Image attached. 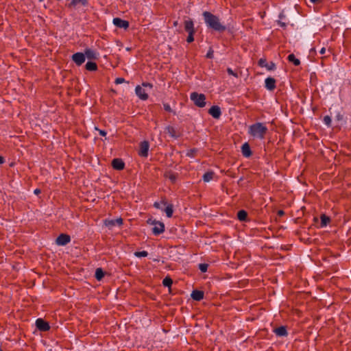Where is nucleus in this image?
Returning a JSON list of instances; mask_svg holds the SVG:
<instances>
[{"instance_id": "nucleus-1", "label": "nucleus", "mask_w": 351, "mask_h": 351, "mask_svg": "<svg viewBox=\"0 0 351 351\" xmlns=\"http://www.w3.org/2000/svg\"><path fill=\"white\" fill-rule=\"evenodd\" d=\"M203 16L206 25L209 28L218 32H223L226 29V26L220 22L219 18L216 15L205 11L203 12Z\"/></svg>"}, {"instance_id": "nucleus-2", "label": "nucleus", "mask_w": 351, "mask_h": 351, "mask_svg": "<svg viewBox=\"0 0 351 351\" xmlns=\"http://www.w3.org/2000/svg\"><path fill=\"white\" fill-rule=\"evenodd\" d=\"M267 128L263 123H255L249 126L248 134L254 138L264 139L267 132Z\"/></svg>"}, {"instance_id": "nucleus-3", "label": "nucleus", "mask_w": 351, "mask_h": 351, "mask_svg": "<svg viewBox=\"0 0 351 351\" xmlns=\"http://www.w3.org/2000/svg\"><path fill=\"white\" fill-rule=\"evenodd\" d=\"M190 98L197 107L203 108L206 106V96L203 93L193 92L191 94Z\"/></svg>"}, {"instance_id": "nucleus-4", "label": "nucleus", "mask_w": 351, "mask_h": 351, "mask_svg": "<svg viewBox=\"0 0 351 351\" xmlns=\"http://www.w3.org/2000/svg\"><path fill=\"white\" fill-rule=\"evenodd\" d=\"M85 55H88V49L84 50V53L80 52L74 53L72 60L76 64L81 65L86 60Z\"/></svg>"}, {"instance_id": "nucleus-5", "label": "nucleus", "mask_w": 351, "mask_h": 351, "mask_svg": "<svg viewBox=\"0 0 351 351\" xmlns=\"http://www.w3.org/2000/svg\"><path fill=\"white\" fill-rule=\"evenodd\" d=\"M104 224L109 230H111L115 226H121L123 225V219L119 217L114 219H106Z\"/></svg>"}, {"instance_id": "nucleus-6", "label": "nucleus", "mask_w": 351, "mask_h": 351, "mask_svg": "<svg viewBox=\"0 0 351 351\" xmlns=\"http://www.w3.org/2000/svg\"><path fill=\"white\" fill-rule=\"evenodd\" d=\"M152 223L154 225L152 228V232L154 235H159L164 232L165 225L162 222L154 221Z\"/></svg>"}, {"instance_id": "nucleus-7", "label": "nucleus", "mask_w": 351, "mask_h": 351, "mask_svg": "<svg viewBox=\"0 0 351 351\" xmlns=\"http://www.w3.org/2000/svg\"><path fill=\"white\" fill-rule=\"evenodd\" d=\"M149 145L146 141H143L140 144V149L138 151V155L142 157H147L148 155Z\"/></svg>"}, {"instance_id": "nucleus-8", "label": "nucleus", "mask_w": 351, "mask_h": 351, "mask_svg": "<svg viewBox=\"0 0 351 351\" xmlns=\"http://www.w3.org/2000/svg\"><path fill=\"white\" fill-rule=\"evenodd\" d=\"M71 241V238L69 235L65 234H61L57 239H56V243L58 245L64 246L69 243Z\"/></svg>"}, {"instance_id": "nucleus-9", "label": "nucleus", "mask_w": 351, "mask_h": 351, "mask_svg": "<svg viewBox=\"0 0 351 351\" xmlns=\"http://www.w3.org/2000/svg\"><path fill=\"white\" fill-rule=\"evenodd\" d=\"M36 326L41 331H47L49 329V324L40 318L36 319Z\"/></svg>"}, {"instance_id": "nucleus-10", "label": "nucleus", "mask_w": 351, "mask_h": 351, "mask_svg": "<svg viewBox=\"0 0 351 351\" xmlns=\"http://www.w3.org/2000/svg\"><path fill=\"white\" fill-rule=\"evenodd\" d=\"M113 23L115 26L123 28L126 29L129 27V22L128 21L123 20L120 18H114L113 19Z\"/></svg>"}, {"instance_id": "nucleus-11", "label": "nucleus", "mask_w": 351, "mask_h": 351, "mask_svg": "<svg viewBox=\"0 0 351 351\" xmlns=\"http://www.w3.org/2000/svg\"><path fill=\"white\" fill-rule=\"evenodd\" d=\"M136 95L142 100H147L148 99V94L145 92V89L141 86H137L135 88Z\"/></svg>"}, {"instance_id": "nucleus-12", "label": "nucleus", "mask_w": 351, "mask_h": 351, "mask_svg": "<svg viewBox=\"0 0 351 351\" xmlns=\"http://www.w3.org/2000/svg\"><path fill=\"white\" fill-rule=\"evenodd\" d=\"M208 113L215 119H219L221 117V109L218 106H213L208 110Z\"/></svg>"}, {"instance_id": "nucleus-13", "label": "nucleus", "mask_w": 351, "mask_h": 351, "mask_svg": "<svg viewBox=\"0 0 351 351\" xmlns=\"http://www.w3.org/2000/svg\"><path fill=\"white\" fill-rule=\"evenodd\" d=\"M265 88L269 90H274L276 88V81L273 77H267L265 80Z\"/></svg>"}, {"instance_id": "nucleus-14", "label": "nucleus", "mask_w": 351, "mask_h": 351, "mask_svg": "<svg viewBox=\"0 0 351 351\" xmlns=\"http://www.w3.org/2000/svg\"><path fill=\"white\" fill-rule=\"evenodd\" d=\"M112 166L116 170H122L124 169L125 164L120 158H114L112 160Z\"/></svg>"}, {"instance_id": "nucleus-15", "label": "nucleus", "mask_w": 351, "mask_h": 351, "mask_svg": "<svg viewBox=\"0 0 351 351\" xmlns=\"http://www.w3.org/2000/svg\"><path fill=\"white\" fill-rule=\"evenodd\" d=\"M241 152H242V154L245 157L248 158V157L252 156V153L250 147V145H249V144L247 143H245L242 145V147H241Z\"/></svg>"}, {"instance_id": "nucleus-16", "label": "nucleus", "mask_w": 351, "mask_h": 351, "mask_svg": "<svg viewBox=\"0 0 351 351\" xmlns=\"http://www.w3.org/2000/svg\"><path fill=\"white\" fill-rule=\"evenodd\" d=\"M184 29L188 33H195L194 24L191 19L184 21Z\"/></svg>"}, {"instance_id": "nucleus-17", "label": "nucleus", "mask_w": 351, "mask_h": 351, "mask_svg": "<svg viewBox=\"0 0 351 351\" xmlns=\"http://www.w3.org/2000/svg\"><path fill=\"white\" fill-rule=\"evenodd\" d=\"M204 292L202 291L194 290L191 293V298L195 301H200L204 298Z\"/></svg>"}, {"instance_id": "nucleus-18", "label": "nucleus", "mask_w": 351, "mask_h": 351, "mask_svg": "<svg viewBox=\"0 0 351 351\" xmlns=\"http://www.w3.org/2000/svg\"><path fill=\"white\" fill-rule=\"evenodd\" d=\"M165 132L172 138H177L180 136V134L177 133L176 129L171 125L167 126Z\"/></svg>"}, {"instance_id": "nucleus-19", "label": "nucleus", "mask_w": 351, "mask_h": 351, "mask_svg": "<svg viewBox=\"0 0 351 351\" xmlns=\"http://www.w3.org/2000/svg\"><path fill=\"white\" fill-rule=\"evenodd\" d=\"M274 331L279 337H285L288 335L286 327L283 326L275 328Z\"/></svg>"}, {"instance_id": "nucleus-20", "label": "nucleus", "mask_w": 351, "mask_h": 351, "mask_svg": "<svg viewBox=\"0 0 351 351\" xmlns=\"http://www.w3.org/2000/svg\"><path fill=\"white\" fill-rule=\"evenodd\" d=\"M247 213L244 210H241L237 213V218L239 220L241 221H245L247 220Z\"/></svg>"}, {"instance_id": "nucleus-21", "label": "nucleus", "mask_w": 351, "mask_h": 351, "mask_svg": "<svg viewBox=\"0 0 351 351\" xmlns=\"http://www.w3.org/2000/svg\"><path fill=\"white\" fill-rule=\"evenodd\" d=\"M288 60L291 62H293V64L295 66H298L300 64V61L299 59L296 58L295 55L293 53L289 54L287 58Z\"/></svg>"}, {"instance_id": "nucleus-22", "label": "nucleus", "mask_w": 351, "mask_h": 351, "mask_svg": "<svg viewBox=\"0 0 351 351\" xmlns=\"http://www.w3.org/2000/svg\"><path fill=\"white\" fill-rule=\"evenodd\" d=\"M165 178L170 180L172 183L176 182V181L177 180V175L171 171L165 173Z\"/></svg>"}, {"instance_id": "nucleus-23", "label": "nucleus", "mask_w": 351, "mask_h": 351, "mask_svg": "<svg viewBox=\"0 0 351 351\" xmlns=\"http://www.w3.org/2000/svg\"><path fill=\"white\" fill-rule=\"evenodd\" d=\"M215 173L213 171H208L203 176V180L206 182H210L214 176Z\"/></svg>"}, {"instance_id": "nucleus-24", "label": "nucleus", "mask_w": 351, "mask_h": 351, "mask_svg": "<svg viewBox=\"0 0 351 351\" xmlns=\"http://www.w3.org/2000/svg\"><path fill=\"white\" fill-rule=\"evenodd\" d=\"M95 276L97 280H101L104 276V271L101 268L99 267L95 271Z\"/></svg>"}, {"instance_id": "nucleus-25", "label": "nucleus", "mask_w": 351, "mask_h": 351, "mask_svg": "<svg viewBox=\"0 0 351 351\" xmlns=\"http://www.w3.org/2000/svg\"><path fill=\"white\" fill-rule=\"evenodd\" d=\"M320 219H321V226L322 227L326 226L327 224L330 221V218L328 217H327L326 215H322Z\"/></svg>"}, {"instance_id": "nucleus-26", "label": "nucleus", "mask_w": 351, "mask_h": 351, "mask_svg": "<svg viewBox=\"0 0 351 351\" xmlns=\"http://www.w3.org/2000/svg\"><path fill=\"white\" fill-rule=\"evenodd\" d=\"M165 211L167 217H171L173 213V205L169 204L166 206Z\"/></svg>"}, {"instance_id": "nucleus-27", "label": "nucleus", "mask_w": 351, "mask_h": 351, "mask_svg": "<svg viewBox=\"0 0 351 351\" xmlns=\"http://www.w3.org/2000/svg\"><path fill=\"white\" fill-rule=\"evenodd\" d=\"M173 284V280L172 279L169 277V276H167L166 278H165L162 280V285L165 286V287H170L171 286V285Z\"/></svg>"}, {"instance_id": "nucleus-28", "label": "nucleus", "mask_w": 351, "mask_h": 351, "mask_svg": "<svg viewBox=\"0 0 351 351\" xmlns=\"http://www.w3.org/2000/svg\"><path fill=\"white\" fill-rule=\"evenodd\" d=\"M167 201L165 198L162 199L160 202H156L154 204V206L157 209H162L161 205L166 206L167 205Z\"/></svg>"}, {"instance_id": "nucleus-29", "label": "nucleus", "mask_w": 351, "mask_h": 351, "mask_svg": "<svg viewBox=\"0 0 351 351\" xmlns=\"http://www.w3.org/2000/svg\"><path fill=\"white\" fill-rule=\"evenodd\" d=\"M86 0H72L71 4L76 6L79 5H85Z\"/></svg>"}, {"instance_id": "nucleus-30", "label": "nucleus", "mask_w": 351, "mask_h": 351, "mask_svg": "<svg viewBox=\"0 0 351 351\" xmlns=\"http://www.w3.org/2000/svg\"><path fill=\"white\" fill-rule=\"evenodd\" d=\"M99 57V54L94 51L89 49V60H96Z\"/></svg>"}, {"instance_id": "nucleus-31", "label": "nucleus", "mask_w": 351, "mask_h": 351, "mask_svg": "<svg viewBox=\"0 0 351 351\" xmlns=\"http://www.w3.org/2000/svg\"><path fill=\"white\" fill-rule=\"evenodd\" d=\"M97 69V65L95 62L89 60V71H94Z\"/></svg>"}, {"instance_id": "nucleus-32", "label": "nucleus", "mask_w": 351, "mask_h": 351, "mask_svg": "<svg viewBox=\"0 0 351 351\" xmlns=\"http://www.w3.org/2000/svg\"><path fill=\"white\" fill-rule=\"evenodd\" d=\"M134 255L136 257H146L147 256L148 253L147 251L136 252H134Z\"/></svg>"}, {"instance_id": "nucleus-33", "label": "nucleus", "mask_w": 351, "mask_h": 351, "mask_svg": "<svg viewBox=\"0 0 351 351\" xmlns=\"http://www.w3.org/2000/svg\"><path fill=\"white\" fill-rule=\"evenodd\" d=\"M208 267V265L206 263H201L199 265V269L202 272H206L207 271Z\"/></svg>"}, {"instance_id": "nucleus-34", "label": "nucleus", "mask_w": 351, "mask_h": 351, "mask_svg": "<svg viewBox=\"0 0 351 351\" xmlns=\"http://www.w3.org/2000/svg\"><path fill=\"white\" fill-rule=\"evenodd\" d=\"M258 64L261 67H265V66H267V60L266 59H264V58H261L258 62Z\"/></svg>"}, {"instance_id": "nucleus-35", "label": "nucleus", "mask_w": 351, "mask_h": 351, "mask_svg": "<svg viewBox=\"0 0 351 351\" xmlns=\"http://www.w3.org/2000/svg\"><path fill=\"white\" fill-rule=\"evenodd\" d=\"M324 122L327 126H330L331 125V118L326 115L324 117Z\"/></svg>"}, {"instance_id": "nucleus-36", "label": "nucleus", "mask_w": 351, "mask_h": 351, "mask_svg": "<svg viewBox=\"0 0 351 351\" xmlns=\"http://www.w3.org/2000/svg\"><path fill=\"white\" fill-rule=\"evenodd\" d=\"M267 70L273 71L276 69V64L273 62L267 63V66H265Z\"/></svg>"}, {"instance_id": "nucleus-37", "label": "nucleus", "mask_w": 351, "mask_h": 351, "mask_svg": "<svg viewBox=\"0 0 351 351\" xmlns=\"http://www.w3.org/2000/svg\"><path fill=\"white\" fill-rule=\"evenodd\" d=\"M163 107H164V109L167 111V112H173L174 114H176V112H173L171 108V106H169V104H163Z\"/></svg>"}, {"instance_id": "nucleus-38", "label": "nucleus", "mask_w": 351, "mask_h": 351, "mask_svg": "<svg viewBox=\"0 0 351 351\" xmlns=\"http://www.w3.org/2000/svg\"><path fill=\"white\" fill-rule=\"evenodd\" d=\"M193 34H194V33H191V32L189 33V36L186 38L187 43H190L194 40Z\"/></svg>"}, {"instance_id": "nucleus-39", "label": "nucleus", "mask_w": 351, "mask_h": 351, "mask_svg": "<svg viewBox=\"0 0 351 351\" xmlns=\"http://www.w3.org/2000/svg\"><path fill=\"white\" fill-rule=\"evenodd\" d=\"M227 72H228V73L229 75H233V76H234L235 77H238V75H237V73H235V72H234V71H232V69H230V68H228V69H227Z\"/></svg>"}, {"instance_id": "nucleus-40", "label": "nucleus", "mask_w": 351, "mask_h": 351, "mask_svg": "<svg viewBox=\"0 0 351 351\" xmlns=\"http://www.w3.org/2000/svg\"><path fill=\"white\" fill-rule=\"evenodd\" d=\"M197 152V150L193 149H191L188 153H187V156H191V157H193L195 156V154Z\"/></svg>"}, {"instance_id": "nucleus-41", "label": "nucleus", "mask_w": 351, "mask_h": 351, "mask_svg": "<svg viewBox=\"0 0 351 351\" xmlns=\"http://www.w3.org/2000/svg\"><path fill=\"white\" fill-rule=\"evenodd\" d=\"M125 82V80L124 78H122V77H117L116 80H115V84H122Z\"/></svg>"}, {"instance_id": "nucleus-42", "label": "nucleus", "mask_w": 351, "mask_h": 351, "mask_svg": "<svg viewBox=\"0 0 351 351\" xmlns=\"http://www.w3.org/2000/svg\"><path fill=\"white\" fill-rule=\"evenodd\" d=\"M95 130L99 131L100 135L105 136L106 135V132L104 130H99L97 127H95Z\"/></svg>"}, {"instance_id": "nucleus-43", "label": "nucleus", "mask_w": 351, "mask_h": 351, "mask_svg": "<svg viewBox=\"0 0 351 351\" xmlns=\"http://www.w3.org/2000/svg\"><path fill=\"white\" fill-rule=\"evenodd\" d=\"M206 57L208 58H212L213 57V51L212 50H210L207 54H206Z\"/></svg>"}, {"instance_id": "nucleus-44", "label": "nucleus", "mask_w": 351, "mask_h": 351, "mask_svg": "<svg viewBox=\"0 0 351 351\" xmlns=\"http://www.w3.org/2000/svg\"><path fill=\"white\" fill-rule=\"evenodd\" d=\"M337 117V119L338 121H341V120L343 119V114H341L340 112H339V113L337 114V117Z\"/></svg>"}, {"instance_id": "nucleus-45", "label": "nucleus", "mask_w": 351, "mask_h": 351, "mask_svg": "<svg viewBox=\"0 0 351 351\" xmlns=\"http://www.w3.org/2000/svg\"><path fill=\"white\" fill-rule=\"evenodd\" d=\"M142 85H143V86H144V87H149V88H152V84H150V83H143V84H142Z\"/></svg>"}, {"instance_id": "nucleus-46", "label": "nucleus", "mask_w": 351, "mask_h": 351, "mask_svg": "<svg viewBox=\"0 0 351 351\" xmlns=\"http://www.w3.org/2000/svg\"><path fill=\"white\" fill-rule=\"evenodd\" d=\"M313 3H319L322 2V0H310Z\"/></svg>"}, {"instance_id": "nucleus-47", "label": "nucleus", "mask_w": 351, "mask_h": 351, "mask_svg": "<svg viewBox=\"0 0 351 351\" xmlns=\"http://www.w3.org/2000/svg\"><path fill=\"white\" fill-rule=\"evenodd\" d=\"M326 51V49L324 47L322 48L321 50H320V53L321 54H324Z\"/></svg>"}, {"instance_id": "nucleus-48", "label": "nucleus", "mask_w": 351, "mask_h": 351, "mask_svg": "<svg viewBox=\"0 0 351 351\" xmlns=\"http://www.w3.org/2000/svg\"><path fill=\"white\" fill-rule=\"evenodd\" d=\"M34 193H35V194H36V195H37V194H38V193H40V189H35V190H34Z\"/></svg>"}, {"instance_id": "nucleus-49", "label": "nucleus", "mask_w": 351, "mask_h": 351, "mask_svg": "<svg viewBox=\"0 0 351 351\" xmlns=\"http://www.w3.org/2000/svg\"><path fill=\"white\" fill-rule=\"evenodd\" d=\"M4 162V158L2 156H0V164H3Z\"/></svg>"}, {"instance_id": "nucleus-50", "label": "nucleus", "mask_w": 351, "mask_h": 351, "mask_svg": "<svg viewBox=\"0 0 351 351\" xmlns=\"http://www.w3.org/2000/svg\"><path fill=\"white\" fill-rule=\"evenodd\" d=\"M278 215L281 216V215H284V211L280 210L278 212Z\"/></svg>"}, {"instance_id": "nucleus-51", "label": "nucleus", "mask_w": 351, "mask_h": 351, "mask_svg": "<svg viewBox=\"0 0 351 351\" xmlns=\"http://www.w3.org/2000/svg\"><path fill=\"white\" fill-rule=\"evenodd\" d=\"M281 26L285 27V24L284 23L279 22Z\"/></svg>"}, {"instance_id": "nucleus-52", "label": "nucleus", "mask_w": 351, "mask_h": 351, "mask_svg": "<svg viewBox=\"0 0 351 351\" xmlns=\"http://www.w3.org/2000/svg\"><path fill=\"white\" fill-rule=\"evenodd\" d=\"M177 25H178V21H175V22L173 23V25H174V26H177Z\"/></svg>"}, {"instance_id": "nucleus-53", "label": "nucleus", "mask_w": 351, "mask_h": 351, "mask_svg": "<svg viewBox=\"0 0 351 351\" xmlns=\"http://www.w3.org/2000/svg\"><path fill=\"white\" fill-rule=\"evenodd\" d=\"M86 68L88 69V62L86 64Z\"/></svg>"}, {"instance_id": "nucleus-54", "label": "nucleus", "mask_w": 351, "mask_h": 351, "mask_svg": "<svg viewBox=\"0 0 351 351\" xmlns=\"http://www.w3.org/2000/svg\"><path fill=\"white\" fill-rule=\"evenodd\" d=\"M0 351H3V350L0 349Z\"/></svg>"}]
</instances>
